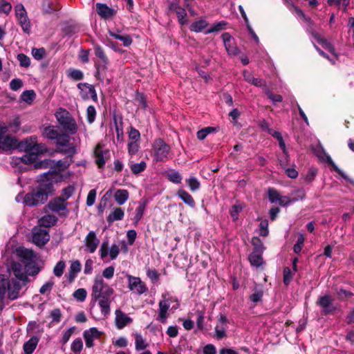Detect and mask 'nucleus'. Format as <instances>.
I'll use <instances>...</instances> for the list:
<instances>
[{
  "mask_svg": "<svg viewBox=\"0 0 354 354\" xmlns=\"http://www.w3.org/2000/svg\"><path fill=\"white\" fill-rule=\"evenodd\" d=\"M53 164L54 160L50 159H44L43 160L36 162L35 164H34V168L35 169H46L50 168L51 169H53Z\"/></svg>",
  "mask_w": 354,
  "mask_h": 354,
  "instance_id": "nucleus-43",
  "label": "nucleus"
},
{
  "mask_svg": "<svg viewBox=\"0 0 354 354\" xmlns=\"http://www.w3.org/2000/svg\"><path fill=\"white\" fill-rule=\"evenodd\" d=\"M166 177L169 181H171L174 183H176V184L181 183L182 176L180 174V173L178 171H172L169 173H167L166 175Z\"/></svg>",
  "mask_w": 354,
  "mask_h": 354,
  "instance_id": "nucleus-54",
  "label": "nucleus"
},
{
  "mask_svg": "<svg viewBox=\"0 0 354 354\" xmlns=\"http://www.w3.org/2000/svg\"><path fill=\"white\" fill-rule=\"evenodd\" d=\"M77 87L78 89H82V87H86L88 89V92L90 93V98H91L94 102L97 101V95L94 86L89 84L88 83H79L77 85Z\"/></svg>",
  "mask_w": 354,
  "mask_h": 354,
  "instance_id": "nucleus-40",
  "label": "nucleus"
},
{
  "mask_svg": "<svg viewBox=\"0 0 354 354\" xmlns=\"http://www.w3.org/2000/svg\"><path fill=\"white\" fill-rule=\"evenodd\" d=\"M32 55L36 60H41L46 56V51L43 47L39 48H32Z\"/></svg>",
  "mask_w": 354,
  "mask_h": 354,
  "instance_id": "nucleus-57",
  "label": "nucleus"
},
{
  "mask_svg": "<svg viewBox=\"0 0 354 354\" xmlns=\"http://www.w3.org/2000/svg\"><path fill=\"white\" fill-rule=\"evenodd\" d=\"M214 131H215V128H214V127H205L204 129L199 130L197 132V138L198 140H203L207 137V136L209 133H210Z\"/></svg>",
  "mask_w": 354,
  "mask_h": 354,
  "instance_id": "nucleus-64",
  "label": "nucleus"
},
{
  "mask_svg": "<svg viewBox=\"0 0 354 354\" xmlns=\"http://www.w3.org/2000/svg\"><path fill=\"white\" fill-rule=\"evenodd\" d=\"M135 344L137 351L145 350L149 346L140 334L136 335Z\"/></svg>",
  "mask_w": 354,
  "mask_h": 354,
  "instance_id": "nucleus-46",
  "label": "nucleus"
},
{
  "mask_svg": "<svg viewBox=\"0 0 354 354\" xmlns=\"http://www.w3.org/2000/svg\"><path fill=\"white\" fill-rule=\"evenodd\" d=\"M186 183L192 192H195L198 190L201 187L200 182L194 176H191L189 178L186 179Z\"/></svg>",
  "mask_w": 354,
  "mask_h": 354,
  "instance_id": "nucleus-47",
  "label": "nucleus"
},
{
  "mask_svg": "<svg viewBox=\"0 0 354 354\" xmlns=\"http://www.w3.org/2000/svg\"><path fill=\"white\" fill-rule=\"evenodd\" d=\"M248 260L251 266L254 267H260L264 263L263 259V253H256L252 252L248 256Z\"/></svg>",
  "mask_w": 354,
  "mask_h": 354,
  "instance_id": "nucleus-31",
  "label": "nucleus"
},
{
  "mask_svg": "<svg viewBox=\"0 0 354 354\" xmlns=\"http://www.w3.org/2000/svg\"><path fill=\"white\" fill-rule=\"evenodd\" d=\"M19 140L10 136H7L0 140V149L8 151L12 149H17Z\"/></svg>",
  "mask_w": 354,
  "mask_h": 354,
  "instance_id": "nucleus-18",
  "label": "nucleus"
},
{
  "mask_svg": "<svg viewBox=\"0 0 354 354\" xmlns=\"http://www.w3.org/2000/svg\"><path fill=\"white\" fill-rule=\"evenodd\" d=\"M102 332L97 330V328L93 327L89 330H86L83 333V337L85 340L86 346L92 348L94 346L93 339H98L102 335Z\"/></svg>",
  "mask_w": 354,
  "mask_h": 354,
  "instance_id": "nucleus-11",
  "label": "nucleus"
},
{
  "mask_svg": "<svg viewBox=\"0 0 354 354\" xmlns=\"http://www.w3.org/2000/svg\"><path fill=\"white\" fill-rule=\"evenodd\" d=\"M333 288L335 290L337 299L341 301H346L354 296V294L351 291L346 290L343 287L338 288L335 286Z\"/></svg>",
  "mask_w": 354,
  "mask_h": 354,
  "instance_id": "nucleus-25",
  "label": "nucleus"
},
{
  "mask_svg": "<svg viewBox=\"0 0 354 354\" xmlns=\"http://www.w3.org/2000/svg\"><path fill=\"white\" fill-rule=\"evenodd\" d=\"M66 147V148L65 149L58 150V152L64 155H67V157L70 158H73V156L77 153L76 147L73 144H71Z\"/></svg>",
  "mask_w": 354,
  "mask_h": 354,
  "instance_id": "nucleus-55",
  "label": "nucleus"
},
{
  "mask_svg": "<svg viewBox=\"0 0 354 354\" xmlns=\"http://www.w3.org/2000/svg\"><path fill=\"white\" fill-rule=\"evenodd\" d=\"M15 10L18 24L23 31L29 35L31 32V23L24 6L21 3H19L15 6Z\"/></svg>",
  "mask_w": 354,
  "mask_h": 354,
  "instance_id": "nucleus-6",
  "label": "nucleus"
},
{
  "mask_svg": "<svg viewBox=\"0 0 354 354\" xmlns=\"http://www.w3.org/2000/svg\"><path fill=\"white\" fill-rule=\"evenodd\" d=\"M280 194L277 190L273 187H269L268 189V197L270 203H274L279 201Z\"/></svg>",
  "mask_w": 354,
  "mask_h": 354,
  "instance_id": "nucleus-49",
  "label": "nucleus"
},
{
  "mask_svg": "<svg viewBox=\"0 0 354 354\" xmlns=\"http://www.w3.org/2000/svg\"><path fill=\"white\" fill-rule=\"evenodd\" d=\"M40 153H25L21 158H19L20 161L26 165L29 164H35L37 162L38 156Z\"/></svg>",
  "mask_w": 354,
  "mask_h": 354,
  "instance_id": "nucleus-35",
  "label": "nucleus"
},
{
  "mask_svg": "<svg viewBox=\"0 0 354 354\" xmlns=\"http://www.w3.org/2000/svg\"><path fill=\"white\" fill-rule=\"evenodd\" d=\"M73 295L77 301L82 302L86 298L87 292L84 288H78L73 292Z\"/></svg>",
  "mask_w": 354,
  "mask_h": 354,
  "instance_id": "nucleus-63",
  "label": "nucleus"
},
{
  "mask_svg": "<svg viewBox=\"0 0 354 354\" xmlns=\"http://www.w3.org/2000/svg\"><path fill=\"white\" fill-rule=\"evenodd\" d=\"M177 196L188 206L192 208L196 207V203L194 198L187 191L179 189L177 192Z\"/></svg>",
  "mask_w": 354,
  "mask_h": 354,
  "instance_id": "nucleus-26",
  "label": "nucleus"
},
{
  "mask_svg": "<svg viewBox=\"0 0 354 354\" xmlns=\"http://www.w3.org/2000/svg\"><path fill=\"white\" fill-rule=\"evenodd\" d=\"M130 168L133 174H138L146 169L147 164L145 161H142L140 163L131 165Z\"/></svg>",
  "mask_w": 354,
  "mask_h": 354,
  "instance_id": "nucleus-52",
  "label": "nucleus"
},
{
  "mask_svg": "<svg viewBox=\"0 0 354 354\" xmlns=\"http://www.w3.org/2000/svg\"><path fill=\"white\" fill-rule=\"evenodd\" d=\"M17 60L19 62V64L21 67L28 68L30 65V57L24 53L17 55Z\"/></svg>",
  "mask_w": 354,
  "mask_h": 354,
  "instance_id": "nucleus-62",
  "label": "nucleus"
},
{
  "mask_svg": "<svg viewBox=\"0 0 354 354\" xmlns=\"http://www.w3.org/2000/svg\"><path fill=\"white\" fill-rule=\"evenodd\" d=\"M39 339L36 336H32L28 341L24 344V351L26 354H32L37 347Z\"/></svg>",
  "mask_w": 354,
  "mask_h": 354,
  "instance_id": "nucleus-32",
  "label": "nucleus"
},
{
  "mask_svg": "<svg viewBox=\"0 0 354 354\" xmlns=\"http://www.w3.org/2000/svg\"><path fill=\"white\" fill-rule=\"evenodd\" d=\"M227 23L225 21H221L219 22L215 23L212 25L211 28L205 30V34L207 35L209 33H212L214 32H218L225 28Z\"/></svg>",
  "mask_w": 354,
  "mask_h": 354,
  "instance_id": "nucleus-44",
  "label": "nucleus"
},
{
  "mask_svg": "<svg viewBox=\"0 0 354 354\" xmlns=\"http://www.w3.org/2000/svg\"><path fill=\"white\" fill-rule=\"evenodd\" d=\"M57 221L55 215L46 214L39 219L38 223L40 227H50L55 225Z\"/></svg>",
  "mask_w": 354,
  "mask_h": 354,
  "instance_id": "nucleus-23",
  "label": "nucleus"
},
{
  "mask_svg": "<svg viewBox=\"0 0 354 354\" xmlns=\"http://www.w3.org/2000/svg\"><path fill=\"white\" fill-rule=\"evenodd\" d=\"M147 276L150 279L153 283H156L160 280V274L156 269L147 268Z\"/></svg>",
  "mask_w": 354,
  "mask_h": 354,
  "instance_id": "nucleus-59",
  "label": "nucleus"
},
{
  "mask_svg": "<svg viewBox=\"0 0 354 354\" xmlns=\"http://www.w3.org/2000/svg\"><path fill=\"white\" fill-rule=\"evenodd\" d=\"M83 348V342L80 337L74 339L71 344V349L75 354H80Z\"/></svg>",
  "mask_w": 354,
  "mask_h": 354,
  "instance_id": "nucleus-48",
  "label": "nucleus"
},
{
  "mask_svg": "<svg viewBox=\"0 0 354 354\" xmlns=\"http://www.w3.org/2000/svg\"><path fill=\"white\" fill-rule=\"evenodd\" d=\"M167 2L169 12H175L179 24L181 25L186 24L187 23V12L185 8L180 6V0H167Z\"/></svg>",
  "mask_w": 354,
  "mask_h": 354,
  "instance_id": "nucleus-7",
  "label": "nucleus"
},
{
  "mask_svg": "<svg viewBox=\"0 0 354 354\" xmlns=\"http://www.w3.org/2000/svg\"><path fill=\"white\" fill-rule=\"evenodd\" d=\"M208 25L207 21L201 19L192 23L190 26V30L196 32H201L203 29H205Z\"/></svg>",
  "mask_w": 354,
  "mask_h": 354,
  "instance_id": "nucleus-39",
  "label": "nucleus"
},
{
  "mask_svg": "<svg viewBox=\"0 0 354 354\" xmlns=\"http://www.w3.org/2000/svg\"><path fill=\"white\" fill-rule=\"evenodd\" d=\"M94 52L95 56L100 60V64L102 66V70H107V65L109 63V60L102 47L99 44H95L94 46Z\"/></svg>",
  "mask_w": 354,
  "mask_h": 354,
  "instance_id": "nucleus-20",
  "label": "nucleus"
},
{
  "mask_svg": "<svg viewBox=\"0 0 354 354\" xmlns=\"http://www.w3.org/2000/svg\"><path fill=\"white\" fill-rule=\"evenodd\" d=\"M140 141H131L128 143V152L130 156L136 155L140 149Z\"/></svg>",
  "mask_w": 354,
  "mask_h": 354,
  "instance_id": "nucleus-60",
  "label": "nucleus"
},
{
  "mask_svg": "<svg viewBox=\"0 0 354 354\" xmlns=\"http://www.w3.org/2000/svg\"><path fill=\"white\" fill-rule=\"evenodd\" d=\"M67 76L73 81H79L84 78V73L79 69L70 68L67 71Z\"/></svg>",
  "mask_w": 354,
  "mask_h": 354,
  "instance_id": "nucleus-37",
  "label": "nucleus"
},
{
  "mask_svg": "<svg viewBox=\"0 0 354 354\" xmlns=\"http://www.w3.org/2000/svg\"><path fill=\"white\" fill-rule=\"evenodd\" d=\"M153 158L156 162H166L169 160L170 146L163 139L158 138L153 142Z\"/></svg>",
  "mask_w": 354,
  "mask_h": 354,
  "instance_id": "nucleus-3",
  "label": "nucleus"
},
{
  "mask_svg": "<svg viewBox=\"0 0 354 354\" xmlns=\"http://www.w3.org/2000/svg\"><path fill=\"white\" fill-rule=\"evenodd\" d=\"M333 301V299L330 295H324L323 296H320L317 301L316 304L322 308V314L324 315H328V311L327 309L330 308V306L332 305Z\"/></svg>",
  "mask_w": 354,
  "mask_h": 354,
  "instance_id": "nucleus-15",
  "label": "nucleus"
},
{
  "mask_svg": "<svg viewBox=\"0 0 354 354\" xmlns=\"http://www.w3.org/2000/svg\"><path fill=\"white\" fill-rule=\"evenodd\" d=\"M113 289L106 283L101 277H97L92 287V297L99 300V306L104 315L110 313L111 297Z\"/></svg>",
  "mask_w": 354,
  "mask_h": 354,
  "instance_id": "nucleus-2",
  "label": "nucleus"
},
{
  "mask_svg": "<svg viewBox=\"0 0 354 354\" xmlns=\"http://www.w3.org/2000/svg\"><path fill=\"white\" fill-rule=\"evenodd\" d=\"M96 110L94 106L90 105L86 109V120L89 124H92L95 119Z\"/></svg>",
  "mask_w": 354,
  "mask_h": 354,
  "instance_id": "nucleus-58",
  "label": "nucleus"
},
{
  "mask_svg": "<svg viewBox=\"0 0 354 354\" xmlns=\"http://www.w3.org/2000/svg\"><path fill=\"white\" fill-rule=\"evenodd\" d=\"M61 198L56 197L50 200L47 204V207L53 212L59 213L60 211L66 210L67 203H64Z\"/></svg>",
  "mask_w": 354,
  "mask_h": 354,
  "instance_id": "nucleus-17",
  "label": "nucleus"
},
{
  "mask_svg": "<svg viewBox=\"0 0 354 354\" xmlns=\"http://www.w3.org/2000/svg\"><path fill=\"white\" fill-rule=\"evenodd\" d=\"M70 137L66 133L60 134L57 138V145L59 147H68L71 145Z\"/></svg>",
  "mask_w": 354,
  "mask_h": 354,
  "instance_id": "nucleus-51",
  "label": "nucleus"
},
{
  "mask_svg": "<svg viewBox=\"0 0 354 354\" xmlns=\"http://www.w3.org/2000/svg\"><path fill=\"white\" fill-rule=\"evenodd\" d=\"M55 116L59 124L66 132L72 135L76 133L77 131V123L68 111L61 109L60 111L56 113Z\"/></svg>",
  "mask_w": 354,
  "mask_h": 354,
  "instance_id": "nucleus-4",
  "label": "nucleus"
},
{
  "mask_svg": "<svg viewBox=\"0 0 354 354\" xmlns=\"http://www.w3.org/2000/svg\"><path fill=\"white\" fill-rule=\"evenodd\" d=\"M50 240V234L46 230L35 227L32 231V241L34 244L41 248Z\"/></svg>",
  "mask_w": 354,
  "mask_h": 354,
  "instance_id": "nucleus-8",
  "label": "nucleus"
},
{
  "mask_svg": "<svg viewBox=\"0 0 354 354\" xmlns=\"http://www.w3.org/2000/svg\"><path fill=\"white\" fill-rule=\"evenodd\" d=\"M321 160L323 162H327L330 166H331L333 170L337 172L339 175H340L344 179H347L348 176L342 171L333 162L330 155L325 153H324V157H321Z\"/></svg>",
  "mask_w": 354,
  "mask_h": 354,
  "instance_id": "nucleus-29",
  "label": "nucleus"
},
{
  "mask_svg": "<svg viewBox=\"0 0 354 354\" xmlns=\"http://www.w3.org/2000/svg\"><path fill=\"white\" fill-rule=\"evenodd\" d=\"M21 288V286L19 282L17 281L16 279H12L11 280V283L8 294V299H10V300H14L18 298Z\"/></svg>",
  "mask_w": 354,
  "mask_h": 354,
  "instance_id": "nucleus-24",
  "label": "nucleus"
},
{
  "mask_svg": "<svg viewBox=\"0 0 354 354\" xmlns=\"http://www.w3.org/2000/svg\"><path fill=\"white\" fill-rule=\"evenodd\" d=\"M127 279L128 287L130 290L138 295H142L147 291V287L140 277L127 274Z\"/></svg>",
  "mask_w": 354,
  "mask_h": 354,
  "instance_id": "nucleus-9",
  "label": "nucleus"
},
{
  "mask_svg": "<svg viewBox=\"0 0 354 354\" xmlns=\"http://www.w3.org/2000/svg\"><path fill=\"white\" fill-rule=\"evenodd\" d=\"M17 149L25 153H43L45 147L41 144H38L36 136H30L18 142Z\"/></svg>",
  "mask_w": 354,
  "mask_h": 354,
  "instance_id": "nucleus-5",
  "label": "nucleus"
},
{
  "mask_svg": "<svg viewBox=\"0 0 354 354\" xmlns=\"http://www.w3.org/2000/svg\"><path fill=\"white\" fill-rule=\"evenodd\" d=\"M226 51L230 55H236L239 53V49L236 46L234 39L229 32H224L221 35Z\"/></svg>",
  "mask_w": 354,
  "mask_h": 354,
  "instance_id": "nucleus-10",
  "label": "nucleus"
},
{
  "mask_svg": "<svg viewBox=\"0 0 354 354\" xmlns=\"http://www.w3.org/2000/svg\"><path fill=\"white\" fill-rule=\"evenodd\" d=\"M75 189L73 186L68 185V187L64 188L62 189V193L61 196H58L59 198H61L62 201H67L73 194Z\"/></svg>",
  "mask_w": 354,
  "mask_h": 354,
  "instance_id": "nucleus-61",
  "label": "nucleus"
},
{
  "mask_svg": "<svg viewBox=\"0 0 354 354\" xmlns=\"http://www.w3.org/2000/svg\"><path fill=\"white\" fill-rule=\"evenodd\" d=\"M24 270L26 276H36L39 274L41 268L35 261L24 262Z\"/></svg>",
  "mask_w": 354,
  "mask_h": 354,
  "instance_id": "nucleus-27",
  "label": "nucleus"
},
{
  "mask_svg": "<svg viewBox=\"0 0 354 354\" xmlns=\"http://www.w3.org/2000/svg\"><path fill=\"white\" fill-rule=\"evenodd\" d=\"M11 280L6 279L3 275H0V293L5 294L6 290L9 291Z\"/></svg>",
  "mask_w": 354,
  "mask_h": 354,
  "instance_id": "nucleus-56",
  "label": "nucleus"
},
{
  "mask_svg": "<svg viewBox=\"0 0 354 354\" xmlns=\"http://www.w3.org/2000/svg\"><path fill=\"white\" fill-rule=\"evenodd\" d=\"M18 256L22 259L23 263L24 262L32 261L35 258L34 252L31 250L26 248H19L17 250Z\"/></svg>",
  "mask_w": 354,
  "mask_h": 354,
  "instance_id": "nucleus-28",
  "label": "nucleus"
},
{
  "mask_svg": "<svg viewBox=\"0 0 354 354\" xmlns=\"http://www.w3.org/2000/svg\"><path fill=\"white\" fill-rule=\"evenodd\" d=\"M11 268L15 277L21 281L25 285L29 282V279L26 274V272L23 271V266L19 262H12L11 264Z\"/></svg>",
  "mask_w": 354,
  "mask_h": 354,
  "instance_id": "nucleus-14",
  "label": "nucleus"
},
{
  "mask_svg": "<svg viewBox=\"0 0 354 354\" xmlns=\"http://www.w3.org/2000/svg\"><path fill=\"white\" fill-rule=\"evenodd\" d=\"M73 162L72 159H71L70 161L67 160V158H64L63 160H59L58 161L54 160L53 164V169H58L59 171H64L66 169H67L71 163Z\"/></svg>",
  "mask_w": 354,
  "mask_h": 354,
  "instance_id": "nucleus-42",
  "label": "nucleus"
},
{
  "mask_svg": "<svg viewBox=\"0 0 354 354\" xmlns=\"http://www.w3.org/2000/svg\"><path fill=\"white\" fill-rule=\"evenodd\" d=\"M108 150L103 151L100 144H97L94 150V155L95 157V163L99 168H103L105 163V156L109 154Z\"/></svg>",
  "mask_w": 354,
  "mask_h": 354,
  "instance_id": "nucleus-16",
  "label": "nucleus"
},
{
  "mask_svg": "<svg viewBox=\"0 0 354 354\" xmlns=\"http://www.w3.org/2000/svg\"><path fill=\"white\" fill-rule=\"evenodd\" d=\"M135 100L138 106L141 107L143 109H146V108L147 107V102L144 93L137 92L136 94Z\"/></svg>",
  "mask_w": 354,
  "mask_h": 354,
  "instance_id": "nucleus-50",
  "label": "nucleus"
},
{
  "mask_svg": "<svg viewBox=\"0 0 354 354\" xmlns=\"http://www.w3.org/2000/svg\"><path fill=\"white\" fill-rule=\"evenodd\" d=\"M85 242L86 246L88 248L89 252L91 253H93L96 250L99 245L100 241L97 238L95 232L91 231L86 235Z\"/></svg>",
  "mask_w": 354,
  "mask_h": 354,
  "instance_id": "nucleus-19",
  "label": "nucleus"
},
{
  "mask_svg": "<svg viewBox=\"0 0 354 354\" xmlns=\"http://www.w3.org/2000/svg\"><path fill=\"white\" fill-rule=\"evenodd\" d=\"M43 135L48 139L54 140L59 137L60 133L54 126H48L44 128Z\"/></svg>",
  "mask_w": 354,
  "mask_h": 354,
  "instance_id": "nucleus-34",
  "label": "nucleus"
},
{
  "mask_svg": "<svg viewBox=\"0 0 354 354\" xmlns=\"http://www.w3.org/2000/svg\"><path fill=\"white\" fill-rule=\"evenodd\" d=\"M115 324L118 329H122L127 324L133 322V319L126 315L120 309H117L115 312Z\"/></svg>",
  "mask_w": 354,
  "mask_h": 354,
  "instance_id": "nucleus-12",
  "label": "nucleus"
},
{
  "mask_svg": "<svg viewBox=\"0 0 354 354\" xmlns=\"http://www.w3.org/2000/svg\"><path fill=\"white\" fill-rule=\"evenodd\" d=\"M129 198V192L127 189H118L114 194V199L116 203L122 205Z\"/></svg>",
  "mask_w": 354,
  "mask_h": 354,
  "instance_id": "nucleus-33",
  "label": "nucleus"
},
{
  "mask_svg": "<svg viewBox=\"0 0 354 354\" xmlns=\"http://www.w3.org/2000/svg\"><path fill=\"white\" fill-rule=\"evenodd\" d=\"M124 212L121 207H116L113 211L107 216L106 221L111 224L115 221H121L123 219Z\"/></svg>",
  "mask_w": 354,
  "mask_h": 354,
  "instance_id": "nucleus-30",
  "label": "nucleus"
},
{
  "mask_svg": "<svg viewBox=\"0 0 354 354\" xmlns=\"http://www.w3.org/2000/svg\"><path fill=\"white\" fill-rule=\"evenodd\" d=\"M244 78L248 83L254 85L257 87H262L265 86V81L261 78H256L252 76L250 73H244Z\"/></svg>",
  "mask_w": 354,
  "mask_h": 354,
  "instance_id": "nucleus-38",
  "label": "nucleus"
},
{
  "mask_svg": "<svg viewBox=\"0 0 354 354\" xmlns=\"http://www.w3.org/2000/svg\"><path fill=\"white\" fill-rule=\"evenodd\" d=\"M251 243L253 246L252 252L256 253H263L265 247L262 241L258 236L252 237Z\"/></svg>",
  "mask_w": 354,
  "mask_h": 354,
  "instance_id": "nucleus-36",
  "label": "nucleus"
},
{
  "mask_svg": "<svg viewBox=\"0 0 354 354\" xmlns=\"http://www.w3.org/2000/svg\"><path fill=\"white\" fill-rule=\"evenodd\" d=\"M41 7L43 12L46 14H52L61 9V6L57 1L50 0H44Z\"/></svg>",
  "mask_w": 354,
  "mask_h": 354,
  "instance_id": "nucleus-22",
  "label": "nucleus"
},
{
  "mask_svg": "<svg viewBox=\"0 0 354 354\" xmlns=\"http://www.w3.org/2000/svg\"><path fill=\"white\" fill-rule=\"evenodd\" d=\"M36 94L33 90H27L22 93L21 98L23 101L30 104L35 98Z\"/></svg>",
  "mask_w": 354,
  "mask_h": 354,
  "instance_id": "nucleus-53",
  "label": "nucleus"
},
{
  "mask_svg": "<svg viewBox=\"0 0 354 354\" xmlns=\"http://www.w3.org/2000/svg\"><path fill=\"white\" fill-rule=\"evenodd\" d=\"M311 35L319 44L322 45L323 48L328 50L333 55L335 54L334 46L326 39L323 38L318 32H317L315 30H312Z\"/></svg>",
  "mask_w": 354,
  "mask_h": 354,
  "instance_id": "nucleus-21",
  "label": "nucleus"
},
{
  "mask_svg": "<svg viewBox=\"0 0 354 354\" xmlns=\"http://www.w3.org/2000/svg\"><path fill=\"white\" fill-rule=\"evenodd\" d=\"M54 174H56V171L44 173V179L30 192L25 195L24 203L26 205L37 206L44 204L48 201L49 195H52L55 192L54 183L51 178Z\"/></svg>",
  "mask_w": 354,
  "mask_h": 354,
  "instance_id": "nucleus-1",
  "label": "nucleus"
},
{
  "mask_svg": "<svg viewBox=\"0 0 354 354\" xmlns=\"http://www.w3.org/2000/svg\"><path fill=\"white\" fill-rule=\"evenodd\" d=\"M114 124L115 127V132L117 135V138L118 140L122 139L123 138V122H122V118H120L119 122L118 121V119L116 117H114Z\"/></svg>",
  "mask_w": 354,
  "mask_h": 354,
  "instance_id": "nucleus-45",
  "label": "nucleus"
},
{
  "mask_svg": "<svg viewBox=\"0 0 354 354\" xmlns=\"http://www.w3.org/2000/svg\"><path fill=\"white\" fill-rule=\"evenodd\" d=\"M95 6L97 15L104 19H110L116 14V10L109 7L106 3H97Z\"/></svg>",
  "mask_w": 354,
  "mask_h": 354,
  "instance_id": "nucleus-13",
  "label": "nucleus"
},
{
  "mask_svg": "<svg viewBox=\"0 0 354 354\" xmlns=\"http://www.w3.org/2000/svg\"><path fill=\"white\" fill-rule=\"evenodd\" d=\"M254 292L250 295V299L253 303H258L262 301V298L263 296V290L261 288L255 287L253 289Z\"/></svg>",
  "mask_w": 354,
  "mask_h": 354,
  "instance_id": "nucleus-41",
  "label": "nucleus"
}]
</instances>
